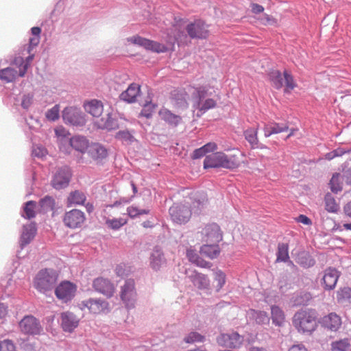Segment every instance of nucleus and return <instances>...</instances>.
<instances>
[{"label": "nucleus", "mask_w": 351, "mask_h": 351, "mask_svg": "<svg viewBox=\"0 0 351 351\" xmlns=\"http://www.w3.org/2000/svg\"><path fill=\"white\" fill-rule=\"evenodd\" d=\"M289 130V126L287 124H280L278 123H272L271 124H266L264 126V135L265 137H269L272 134H276Z\"/></svg>", "instance_id": "34"}, {"label": "nucleus", "mask_w": 351, "mask_h": 351, "mask_svg": "<svg viewBox=\"0 0 351 351\" xmlns=\"http://www.w3.org/2000/svg\"><path fill=\"white\" fill-rule=\"evenodd\" d=\"M0 350L16 351V346L12 340L5 339L0 341Z\"/></svg>", "instance_id": "55"}, {"label": "nucleus", "mask_w": 351, "mask_h": 351, "mask_svg": "<svg viewBox=\"0 0 351 351\" xmlns=\"http://www.w3.org/2000/svg\"><path fill=\"white\" fill-rule=\"evenodd\" d=\"M88 154L94 160H102L108 155L106 149L99 143H93L90 145L88 149Z\"/></svg>", "instance_id": "30"}, {"label": "nucleus", "mask_w": 351, "mask_h": 351, "mask_svg": "<svg viewBox=\"0 0 351 351\" xmlns=\"http://www.w3.org/2000/svg\"><path fill=\"white\" fill-rule=\"evenodd\" d=\"M171 220L178 224L187 223L191 217V210L184 204H174L169 208Z\"/></svg>", "instance_id": "9"}, {"label": "nucleus", "mask_w": 351, "mask_h": 351, "mask_svg": "<svg viewBox=\"0 0 351 351\" xmlns=\"http://www.w3.org/2000/svg\"><path fill=\"white\" fill-rule=\"evenodd\" d=\"M19 327L21 332L25 335H40L43 328L40 322L33 315L25 316L19 323Z\"/></svg>", "instance_id": "10"}, {"label": "nucleus", "mask_w": 351, "mask_h": 351, "mask_svg": "<svg viewBox=\"0 0 351 351\" xmlns=\"http://www.w3.org/2000/svg\"><path fill=\"white\" fill-rule=\"evenodd\" d=\"M332 351H347L350 348V343L347 339L332 342L331 344Z\"/></svg>", "instance_id": "46"}, {"label": "nucleus", "mask_w": 351, "mask_h": 351, "mask_svg": "<svg viewBox=\"0 0 351 351\" xmlns=\"http://www.w3.org/2000/svg\"><path fill=\"white\" fill-rule=\"evenodd\" d=\"M217 343L222 347L230 348H237L241 346L243 342V337L237 332L231 334H221L217 338Z\"/></svg>", "instance_id": "16"}, {"label": "nucleus", "mask_w": 351, "mask_h": 351, "mask_svg": "<svg viewBox=\"0 0 351 351\" xmlns=\"http://www.w3.org/2000/svg\"><path fill=\"white\" fill-rule=\"evenodd\" d=\"M204 339V337L198 332H191L184 338V341L188 343H193L195 342H203Z\"/></svg>", "instance_id": "51"}, {"label": "nucleus", "mask_w": 351, "mask_h": 351, "mask_svg": "<svg viewBox=\"0 0 351 351\" xmlns=\"http://www.w3.org/2000/svg\"><path fill=\"white\" fill-rule=\"evenodd\" d=\"M245 139L250 143L252 148H255L258 145V129L249 128L244 132Z\"/></svg>", "instance_id": "40"}, {"label": "nucleus", "mask_w": 351, "mask_h": 351, "mask_svg": "<svg viewBox=\"0 0 351 351\" xmlns=\"http://www.w3.org/2000/svg\"><path fill=\"white\" fill-rule=\"evenodd\" d=\"M46 118L51 121H55L60 117V106L55 105L52 108L47 110L46 112Z\"/></svg>", "instance_id": "49"}, {"label": "nucleus", "mask_w": 351, "mask_h": 351, "mask_svg": "<svg viewBox=\"0 0 351 351\" xmlns=\"http://www.w3.org/2000/svg\"><path fill=\"white\" fill-rule=\"evenodd\" d=\"M325 209L328 213H336L339 210V205L336 202L335 197L330 194L327 193L324 197Z\"/></svg>", "instance_id": "39"}, {"label": "nucleus", "mask_w": 351, "mask_h": 351, "mask_svg": "<svg viewBox=\"0 0 351 351\" xmlns=\"http://www.w3.org/2000/svg\"><path fill=\"white\" fill-rule=\"evenodd\" d=\"M186 256L188 257L189 260L195 264L196 265L201 267H210V263L204 261L202 258H201L199 255L195 252V251L193 250H187L186 252Z\"/></svg>", "instance_id": "38"}, {"label": "nucleus", "mask_w": 351, "mask_h": 351, "mask_svg": "<svg viewBox=\"0 0 351 351\" xmlns=\"http://www.w3.org/2000/svg\"><path fill=\"white\" fill-rule=\"evenodd\" d=\"M86 200V196L82 191L75 190L69 193L66 198L67 206L84 205Z\"/></svg>", "instance_id": "32"}, {"label": "nucleus", "mask_w": 351, "mask_h": 351, "mask_svg": "<svg viewBox=\"0 0 351 351\" xmlns=\"http://www.w3.org/2000/svg\"><path fill=\"white\" fill-rule=\"evenodd\" d=\"M289 351H308L307 348L302 344H296L292 346Z\"/></svg>", "instance_id": "63"}, {"label": "nucleus", "mask_w": 351, "mask_h": 351, "mask_svg": "<svg viewBox=\"0 0 351 351\" xmlns=\"http://www.w3.org/2000/svg\"><path fill=\"white\" fill-rule=\"evenodd\" d=\"M34 55L29 56L26 58L25 61H24L23 58L21 57H17L14 58L12 64L19 68V75L20 77H23L25 75L30 62L32 61Z\"/></svg>", "instance_id": "36"}, {"label": "nucleus", "mask_w": 351, "mask_h": 351, "mask_svg": "<svg viewBox=\"0 0 351 351\" xmlns=\"http://www.w3.org/2000/svg\"><path fill=\"white\" fill-rule=\"evenodd\" d=\"M288 250L289 247L287 244H278L276 262H286L289 258Z\"/></svg>", "instance_id": "41"}, {"label": "nucleus", "mask_w": 351, "mask_h": 351, "mask_svg": "<svg viewBox=\"0 0 351 351\" xmlns=\"http://www.w3.org/2000/svg\"><path fill=\"white\" fill-rule=\"evenodd\" d=\"M205 151V154L213 152L217 149V145L214 142H210L202 147Z\"/></svg>", "instance_id": "57"}, {"label": "nucleus", "mask_w": 351, "mask_h": 351, "mask_svg": "<svg viewBox=\"0 0 351 351\" xmlns=\"http://www.w3.org/2000/svg\"><path fill=\"white\" fill-rule=\"evenodd\" d=\"M69 143L74 150L82 154L88 150L90 146L88 139L82 136H73L69 139Z\"/></svg>", "instance_id": "26"}, {"label": "nucleus", "mask_w": 351, "mask_h": 351, "mask_svg": "<svg viewBox=\"0 0 351 351\" xmlns=\"http://www.w3.org/2000/svg\"><path fill=\"white\" fill-rule=\"evenodd\" d=\"M250 7L252 13L256 14L262 13L264 11V8L261 5H259L258 3H251Z\"/></svg>", "instance_id": "61"}, {"label": "nucleus", "mask_w": 351, "mask_h": 351, "mask_svg": "<svg viewBox=\"0 0 351 351\" xmlns=\"http://www.w3.org/2000/svg\"><path fill=\"white\" fill-rule=\"evenodd\" d=\"M270 318L272 324L277 327H283L286 323V315L284 311L277 305L271 306Z\"/></svg>", "instance_id": "25"}, {"label": "nucleus", "mask_w": 351, "mask_h": 351, "mask_svg": "<svg viewBox=\"0 0 351 351\" xmlns=\"http://www.w3.org/2000/svg\"><path fill=\"white\" fill-rule=\"evenodd\" d=\"M85 111L93 117L99 118L104 111V106L101 101L92 99L84 104Z\"/></svg>", "instance_id": "24"}, {"label": "nucleus", "mask_w": 351, "mask_h": 351, "mask_svg": "<svg viewBox=\"0 0 351 351\" xmlns=\"http://www.w3.org/2000/svg\"><path fill=\"white\" fill-rule=\"evenodd\" d=\"M161 120L165 121L169 126L176 128L182 122V118L167 108H162L158 112Z\"/></svg>", "instance_id": "22"}, {"label": "nucleus", "mask_w": 351, "mask_h": 351, "mask_svg": "<svg viewBox=\"0 0 351 351\" xmlns=\"http://www.w3.org/2000/svg\"><path fill=\"white\" fill-rule=\"evenodd\" d=\"M80 305L81 309L87 308L89 313L93 314L106 313L110 311L109 303L101 298H89L82 301Z\"/></svg>", "instance_id": "11"}, {"label": "nucleus", "mask_w": 351, "mask_h": 351, "mask_svg": "<svg viewBox=\"0 0 351 351\" xmlns=\"http://www.w3.org/2000/svg\"><path fill=\"white\" fill-rule=\"evenodd\" d=\"M95 125L99 129L107 130H114L119 128L117 121L113 119L110 114H108L106 117L97 119Z\"/></svg>", "instance_id": "27"}, {"label": "nucleus", "mask_w": 351, "mask_h": 351, "mask_svg": "<svg viewBox=\"0 0 351 351\" xmlns=\"http://www.w3.org/2000/svg\"><path fill=\"white\" fill-rule=\"evenodd\" d=\"M186 21L185 19H176V24L173 25V32L174 41L180 44L185 43L187 40L188 36L192 39H206L208 37V25L203 20L195 19L193 22L188 23L185 27L187 34L181 29Z\"/></svg>", "instance_id": "1"}, {"label": "nucleus", "mask_w": 351, "mask_h": 351, "mask_svg": "<svg viewBox=\"0 0 351 351\" xmlns=\"http://www.w3.org/2000/svg\"><path fill=\"white\" fill-rule=\"evenodd\" d=\"M269 80L272 86L276 89H280L285 86V92L289 93L296 86L291 74L287 70L284 71L283 75L278 71L274 70L269 74Z\"/></svg>", "instance_id": "6"}, {"label": "nucleus", "mask_w": 351, "mask_h": 351, "mask_svg": "<svg viewBox=\"0 0 351 351\" xmlns=\"http://www.w3.org/2000/svg\"><path fill=\"white\" fill-rule=\"evenodd\" d=\"M127 212L131 218H134L141 215L149 214V210L147 209H138L137 207L132 206L128 208Z\"/></svg>", "instance_id": "52"}, {"label": "nucleus", "mask_w": 351, "mask_h": 351, "mask_svg": "<svg viewBox=\"0 0 351 351\" xmlns=\"http://www.w3.org/2000/svg\"><path fill=\"white\" fill-rule=\"evenodd\" d=\"M322 325L331 331H337L341 326V319L336 313H330L322 319Z\"/></svg>", "instance_id": "28"}, {"label": "nucleus", "mask_w": 351, "mask_h": 351, "mask_svg": "<svg viewBox=\"0 0 351 351\" xmlns=\"http://www.w3.org/2000/svg\"><path fill=\"white\" fill-rule=\"evenodd\" d=\"M36 203L34 201H29L25 203L24 207V217L27 219H32L36 216Z\"/></svg>", "instance_id": "45"}, {"label": "nucleus", "mask_w": 351, "mask_h": 351, "mask_svg": "<svg viewBox=\"0 0 351 351\" xmlns=\"http://www.w3.org/2000/svg\"><path fill=\"white\" fill-rule=\"evenodd\" d=\"M128 219L126 218L120 217L119 219H107L106 223L107 226L114 230L119 229L121 227L126 224Z\"/></svg>", "instance_id": "44"}, {"label": "nucleus", "mask_w": 351, "mask_h": 351, "mask_svg": "<svg viewBox=\"0 0 351 351\" xmlns=\"http://www.w3.org/2000/svg\"><path fill=\"white\" fill-rule=\"evenodd\" d=\"M120 298L128 308H133L136 301L137 292L134 279H127L120 288Z\"/></svg>", "instance_id": "7"}, {"label": "nucleus", "mask_w": 351, "mask_h": 351, "mask_svg": "<svg viewBox=\"0 0 351 351\" xmlns=\"http://www.w3.org/2000/svg\"><path fill=\"white\" fill-rule=\"evenodd\" d=\"M240 165L235 155L228 156L223 152H219L207 156L204 160V167L235 169Z\"/></svg>", "instance_id": "3"}, {"label": "nucleus", "mask_w": 351, "mask_h": 351, "mask_svg": "<svg viewBox=\"0 0 351 351\" xmlns=\"http://www.w3.org/2000/svg\"><path fill=\"white\" fill-rule=\"evenodd\" d=\"M62 118L65 123L73 125H82L86 120L81 110L74 107H67L62 111Z\"/></svg>", "instance_id": "14"}, {"label": "nucleus", "mask_w": 351, "mask_h": 351, "mask_svg": "<svg viewBox=\"0 0 351 351\" xmlns=\"http://www.w3.org/2000/svg\"><path fill=\"white\" fill-rule=\"evenodd\" d=\"M337 297L339 302L346 299H350L351 298V289L349 287H344L341 289L337 292Z\"/></svg>", "instance_id": "56"}, {"label": "nucleus", "mask_w": 351, "mask_h": 351, "mask_svg": "<svg viewBox=\"0 0 351 351\" xmlns=\"http://www.w3.org/2000/svg\"><path fill=\"white\" fill-rule=\"evenodd\" d=\"M140 90L141 87L138 84L132 83L121 94L120 98L128 103L134 102L139 95Z\"/></svg>", "instance_id": "29"}, {"label": "nucleus", "mask_w": 351, "mask_h": 351, "mask_svg": "<svg viewBox=\"0 0 351 351\" xmlns=\"http://www.w3.org/2000/svg\"><path fill=\"white\" fill-rule=\"evenodd\" d=\"M86 219L84 213L76 208L66 212L62 217L64 225L70 229L81 228Z\"/></svg>", "instance_id": "8"}, {"label": "nucleus", "mask_w": 351, "mask_h": 351, "mask_svg": "<svg viewBox=\"0 0 351 351\" xmlns=\"http://www.w3.org/2000/svg\"><path fill=\"white\" fill-rule=\"evenodd\" d=\"M36 233V228L34 223H30L23 226V232L21 237V245L23 247L29 244L34 238Z\"/></svg>", "instance_id": "31"}, {"label": "nucleus", "mask_w": 351, "mask_h": 351, "mask_svg": "<svg viewBox=\"0 0 351 351\" xmlns=\"http://www.w3.org/2000/svg\"><path fill=\"white\" fill-rule=\"evenodd\" d=\"M191 99V94L188 92V87L185 90H175L172 93L171 102L177 109H186L188 107L187 99Z\"/></svg>", "instance_id": "20"}, {"label": "nucleus", "mask_w": 351, "mask_h": 351, "mask_svg": "<svg viewBox=\"0 0 351 351\" xmlns=\"http://www.w3.org/2000/svg\"><path fill=\"white\" fill-rule=\"evenodd\" d=\"M19 75V72L13 68L8 67L0 70V80L6 82H12L16 80Z\"/></svg>", "instance_id": "37"}, {"label": "nucleus", "mask_w": 351, "mask_h": 351, "mask_svg": "<svg viewBox=\"0 0 351 351\" xmlns=\"http://www.w3.org/2000/svg\"><path fill=\"white\" fill-rule=\"evenodd\" d=\"M339 276V272L337 269L332 268L327 269L322 278L324 289L328 290L333 289L335 287Z\"/></svg>", "instance_id": "23"}, {"label": "nucleus", "mask_w": 351, "mask_h": 351, "mask_svg": "<svg viewBox=\"0 0 351 351\" xmlns=\"http://www.w3.org/2000/svg\"><path fill=\"white\" fill-rule=\"evenodd\" d=\"M190 279L193 285L199 289H207L210 287L208 278L201 273L195 272L193 275L190 276Z\"/></svg>", "instance_id": "33"}, {"label": "nucleus", "mask_w": 351, "mask_h": 351, "mask_svg": "<svg viewBox=\"0 0 351 351\" xmlns=\"http://www.w3.org/2000/svg\"><path fill=\"white\" fill-rule=\"evenodd\" d=\"M226 275L221 271H218L215 274L213 286L217 291H219L225 285Z\"/></svg>", "instance_id": "43"}, {"label": "nucleus", "mask_w": 351, "mask_h": 351, "mask_svg": "<svg viewBox=\"0 0 351 351\" xmlns=\"http://www.w3.org/2000/svg\"><path fill=\"white\" fill-rule=\"evenodd\" d=\"M40 43V36H33L29 38V45L28 47V53H30L33 47L37 46Z\"/></svg>", "instance_id": "59"}, {"label": "nucleus", "mask_w": 351, "mask_h": 351, "mask_svg": "<svg viewBox=\"0 0 351 351\" xmlns=\"http://www.w3.org/2000/svg\"><path fill=\"white\" fill-rule=\"evenodd\" d=\"M80 319L71 312L61 314V326L64 332H72L79 325Z\"/></svg>", "instance_id": "19"}, {"label": "nucleus", "mask_w": 351, "mask_h": 351, "mask_svg": "<svg viewBox=\"0 0 351 351\" xmlns=\"http://www.w3.org/2000/svg\"><path fill=\"white\" fill-rule=\"evenodd\" d=\"M343 178L348 184L351 185V168L344 171Z\"/></svg>", "instance_id": "64"}, {"label": "nucleus", "mask_w": 351, "mask_h": 351, "mask_svg": "<svg viewBox=\"0 0 351 351\" xmlns=\"http://www.w3.org/2000/svg\"><path fill=\"white\" fill-rule=\"evenodd\" d=\"M200 234L202 239L206 243H219L222 240L220 228L215 223L206 225Z\"/></svg>", "instance_id": "12"}, {"label": "nucleus", "mask_w": 351, "mask_h": 351, "mask_svg": "<svg viewBox=\"0 0 351 351\" xmlns=\"http://www.w3.org/2000/svg\"><path fill=\"white\" fill-rule=\"evenodd\" d=\"M154 110L155 105L152 103H147L143 106L141 112V116L149 118L152 117Z\"/></svg>", "instance_id": "54"}, {"label": "nucleus", "mask_w": 351, "mask_h": 351, "mask_svg": "<svg viewBox=\"0 0 351 351\" xmlns=\"http://www.w3.org/2000/svg\"><path fill=\"white\" fill-rule=\"evenodd\" d=\"M71 173L68 167L59 169L51 181L52 186L56 189H62L69 185Z\"/></svg>", "instance_id": "17"}, {"label": "nucleus", "mask_w": 351, "mask_h": 351, "mask_svg": "<svg viewBox=\"0 0 351 351\" xmlns=\"http://www.w3.org/2000/svg\"><path fill=\"white\" fill-rule=\"evenodd\" d=\"M130 40L134 44L143 46L147 49L158 53L165 52L168 49V48L162 44L143 38L141 36H134Z\"/></svg>", "instance_id": "18"}, {"label": "nucleus", "mask_w": 351, "mask_h": 351, "mask_svg": "<svg viewBox=\"0 0 351 351\" xmlns=\"http://www.w3.org/2000/svg\"><path fill=\"white\" fill-rule=\"evenodd\" d=\"M55 133L56 136L59 138H61L60 139V149L62 152H66L64 150V144L66 143V141L64 139V138L66 137L68 135V132L62 126L58 127L55 129Z\"/></svg>", "instance_id": "48"}, {"label": "nucleus", "mask_w": 351, "mask_h": 351, "mask_svg": "<svg viewBox=\"0 0 351 351\" xmlns=\"http://www.w3.org/2000/svg\"><path fill=\"white\" fill-rule=\"evenodd\" d=\"M217 243H207L201 247L200 253L212 259L217 258L220 253L219 245Z\"/></svg>", "instance_id": "35"}, {"label": "nucleus", "mask_w": 351, "mask_h": 351, "mask_svg": "<svg viewBox=\"0 0 351 351\" xmlns=\"http://www.w3.org/2000/svg\"><path fill=\"white\" fill-rule=\"evenodd\" d=\"M39 204L43 213L53 210L55 207V199L51 197L46 196L40 200Z\"/></svg>", "instance_id": "42"}, {"label": "nucleus", "mask_w": 351, "mask_h": 351, "mask_svg": "<svg viewBox=\"0 0 351 351\" xmlns=\"http://www.w3.org/2000/svg\"><path fill=\"white\" fill-rule=\"evenodd\" d=\"M58 274L51 269H43L35 276L33 284L34 288L40 293H46L56 285Z\"/></svg>", "instance_id": "4"}, {"label": "nucleus", "mask_w": 351, "mask_h": 351, "mask_svg": "<svg viewBox=\"0 0 351 351\" xmlns=\"http://www.w3.org/2000/svg\"><path fill=\"white\" fill-rule=\"evenodd\" d=\"M76 290L77 287L75 284L69 281H63L56 288L55 294L59 300L66 302L75 296Z\"/></svg>", "instance_id": "13"}, {"label": "nucleus", "mask_w": 351, "mask_h": 351, "mask_svg": "<svg viewBox=\"0 0 351 351\" xmlns=\"http://www.w3.org/2000/svg\"><path fill=\"white\" fill-rule=\"evenodd\" d=\"M33 101V96L30 95H25L23 98L21 105L24 108H28Z\"/></svg>", "instance_id": "58"}, {"label": "nucleus", "mask_w": 351, "mask_h": 351, "mask_svg": "<svg viewBox=\"0 0 351 351\" xmlns=\"http://www.w3.org/2000/svg\"><path fill=\"white\" fill-rule=\"evenodd\" d=\"M253 316L258 324H264L269 323V318L265 311H254Z\"/></svg>", "instance_id": "50"}, {"label": "nucleus", "mask_w": 351, "mask_h": 351, "mask_svg": "<svg viewBox=\"0 0 351 351\" xmlns=\"http://www.w3.org/2000/svg\"><path fill=\"white\" fill-rule=\"evenodd\" d=\"M8 306L2 302H0V319H4L8 314Z\"/></svg>", "instance_id": "60"}, {"label": "nucleus", "mask_w": 351, "mask_h": 351, "mask_svg": "<svg viewBox=\"0 0 351 351\" xmlns=\"http://www.w3.org/2000/svg\"><path fill=\"white\" fill-rule=\"evenodd\" d=\"M293 324L299 332H311L317 325L315 311L302 310L297 312L293 317Z\"/></svg>", "instance_id": "5"}, {"label": "nucleus", "mask_w": 351, "mask_h": 351, "mask_svg": "<svg viewBox=\"0 0 351 351\" xmlns=\"http://www.w3.org/2000/svg\"><path fill=\"white\" fill-rule=\"evenodd\" d=\"M188 92L191 94L193 110L197 117H201L209 110L216 108L217 101L208 97L211 95L208 86H189Z\"/></svg>", "instance_id": "2"}, {"label": "nucleus", "mask_w": 351, "mask_h": 351, "mask_svg": "<svg viewBox=\"0 0 351 351\" xmlns=\"http://www.w3.org/2000/svg\"><path fill=\"white\" fill-rule=\"evenodd\" d=\"M204 155H206L205 151L203 149L202 147H200V148L196 149L193 152L192 158L193 159H197V158H199L204 156Z\"/></svg>", "instance_id": "62"}, {"label": "nucleus", "mask_w": 351, "mask_h": 351, "mask_svg": "<svg viewBox=\"0 0 351 351\" xmlns=\"http://www.w3.org/2000/svg\"><path fill=\"white\" fill-rule=\"evenodd\" d=\"M116 138L132 143L134 141V136L128 131H119L116 134Z\"/></svg>", "instance_id": "53"}, {"label": "nucleus", "mask_w": 351, "mask_h": 351, "mask_svg": "<svg viewBox=\"0 0 351 351\" xmlns=\"http://www.w3.org/2000/svg\"><path fill=\"white\" fill-rule=\"evenodd\" d=\"M94 289L108 298H110L115 293V287L112 282L102 277L97 278L93 282Z\"/></svg>", "instance_id": "15"}, {"label": "nucleus", "mask_w": 351, "mask_h": 351, "mask_svg": "<svg viewBox=\"0 0 351 351\" xmlns=\"http://www.w3.org/2000/svg\"><path fill=\"white\" fill-rule=\"evenodd\" d=\"M340 177L339 173H335L330 181V189L336 193L342 190V184L339 181Z\"/></svg>", "instance_id": "47"}, {"label": "nucleus", "mask_w": 351, "mask_h": 351, "mask_svg": "<svg viewBox=\"0 0 351 351\" xmlns=\"http://www.w3.org/2000/svg\"><path fill=\"white\" fill-rule=\"evenodd\" d=\"M167 264V260L165 258L163 252L158 248L153 250L149 257V266L155 271L160 270Z\"/></svg>", "instance_id": "21"}]
</instances>
